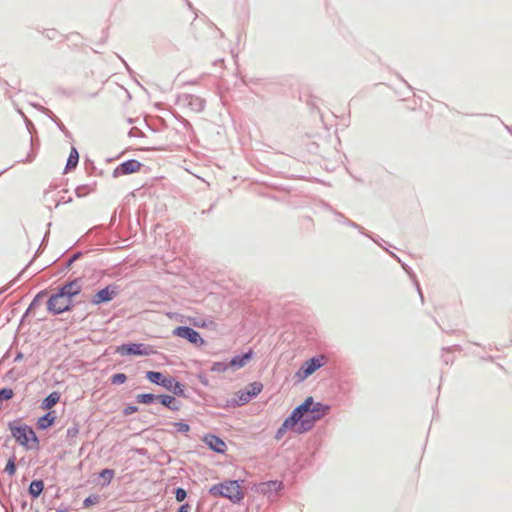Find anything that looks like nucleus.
<instances>
[{
	"instance_id": "1",
	"label": "nucleus",
	"mask_w": 512,
	"mask_h": 512,
	"mask_svg": "<svg viewBox=\"0 0 512 512\" xmlns=\"http://www.w3.org/2000/svg\"><path fill=\"white\" fill-rule=\"evenodd\" d=\"M330 407L320 402H314L313 397L309 396L305 401L296 407L292 414L284 420L277 430L276 438L281 439L288 430H293L297 434L310 431L316 421L322 419L329 413Z\"/></svg>"
},
{
	"instance_id": "2",
	"label": "nucleus",
	"mask_w": 512,
	"mask_h": 512,
	"mask_svg": "<svg viewBox=\"0 0 512 512\" xmlns=\"http://www.w3.org/2000/svg\"><path fill=\"white\" fill-rule=\"evenodd\" d=\"M8 429L16 443L27 451L39 450L40 441L32 426L21 423L20 419L9 421Z\"/></svg>"
},
{
	"instance_id": "3",
	"label": "nucleus",
	"mask_w": 512,
	"mask_h": 512,
	"mask_svg": "<svg viewBox=\"0 0 512 512\" xmlns=\"http://www.w3.org/2000/svg\"><path fill=\"white\" fill-rule=\"evenodd\" d=\"M145 378L152 384L157 385L177 397H187L185 385L176 377L156 370L145 372Z\"/></svg>"
},
{
	"instance_id": "4",
	"label": "nucleus",
	"mask_w": 512,
	"mask_h": 512,
	"mask_svg": "<svg viewBox=\"0 0 512 512\" xmlns=\"http://www.w3.org/2000/svg\"><path fill=\"white\" fill-rule=\"evenodd\" d=\"M74 298L68 295H58V290H54V292L49 296L46 306L47 311L52 315H60L65 312H69L74 307Z\"/></svg>"
},
{
	"instance_id": "5",
	"label": "nucleus",
	"mask_w": 512,
	"mask_h": 512,
	"mask_svg": "<svg viewBox=\"0 0 512 512\" xmlns=\"http://www.w3.org/2000/svg\"><path fill=\"white\" fill-rule=\"evenodd\" d=\"M115 352L121 356H150L156 353L151 345L138 342H127L116 347Z\"/></svg>"
},
{
	"instance_id": "6",
	"label": "nucleus",
	"mask_w": 512,
	"mask_h": 512,
	"mask_svg": "<svg viewBox=\"0 0 512 512\" xmlns=\"http://www.w3.org/2000/svg\"><path fill=\"white\" fill-rule=\"evenodd\" d=\"M327 362V358L324 355L311 358L305 361L299 370L295 373V378L298 382H302L311 376L316 370L323 367Z\"/></svg>"
},
{
	"instance_id": "7",
	"label": "nucleus",
	"mask_w": 512,
	"mask_h": 512,
	"mask_svg": "<svg viewBox=\"0 0 512 512\" xmlns=\"http://www.w3.org/2000/svg\"><path fill=\"white\" fill-rule=\"evenodd\" d=\"M263 390V384L260 382H253L248 385L245 391H238L231 398L230 403L234 406H242L248 403L253 397H256Z\"/></svg>"
},
{
	"instance_id": "8",
	"label": "nucleus",
	"mask_w": 512,
	"mask_h": 512,
	"mask_svg": "<svg viewBox=\"0 0 512 512\" xmlns=\"http://www.w3.org/2000/svg\"><path fill=\"white\" fill-rule=\"evenodd\" d=\"M120 292V286L111 283L104 288L98 289L92 296L90 302L92 305L106 304L112 301Z\"/></svg>"
},
{
	"instance_id": "9",
	"label": "nucleus",
	"mask_w": 512,
	"mask_h": 512,
	"mask_svg": "<svg viewBox=\"0 0 512 512\" xmlns=\"http://www.w3.org/2000/svg\"><path fill=\"white\" fill-rule=\"evenodd\" d=\"M172 334L174 336L183 338L190 342L191 344L201 347L205 344V340L202 338L201 334L195 330L194 328L186 325L177 326Z\"/></svg>"
},
{
	"instance_id": "10",
	"label": "nucleus",
	"mask_w": 512,
	"mask_h": 512,
	"mask_svg": "<svg viewBox=\"0 0 512 512\" xmlns=\"http://www.w3.org/2000/svg\"><path fill=\"white\" fill-rule=\"evenodd\" d=\"M58 295H68L75 298L82 291V278L76 277L72 280H67L56 288Z\"/></svg>"
},
{
	"instance_id": "11",
	"label": "nucleus",
	"mask_w": 512,
	"mask_h": 512,
	"mask_svg": "<svg viewBox=\"0 0 512 512\" xmlns=\"http://www.w3.org/2000/svg\"><path fill=\"white\" fill-rule=\"evenodd\" d=\"M143 163L137 159H128L120 163L113 170V177L117 178L124 175H130L135 172L140 171L141 167H143Z\"/></svg>"
},
{
	"instance_id": "12",
	"label": "nucleus",
	"mask_w": 512,
	"mask_h": 512,
	"mask_svg": "<svg viewBox=\"0 0 512 512\" xmlns=\"http://www.w3.org/2000/svg\"><path fill=\"white\" fill-rule=\"evenodd\" d=\"M283 489V483L281 481L272 480L261 482L257 485L256 491L260 494L267 496L268 498H274L277 493Z\"/></svg>"
},
{
	"instance_id": "13",
	"label": "nucleus",
	"mask_w": 512,
	"mask_h": 512,
	"mask_svg": "<svg viewBox=\"0 0 512 512\" xmlns=\"http://www.w3.org/2000/svg\"><path fill=\"white\" fill-rule=\"evenodd\" d=\"M246 489L238 481H230L226 485V498L234 503L239 502L244 498Z\"/></svg>"
},
{
	"instance_id": "14",
	"label": "nucleus",
	"mask_w": 512,
	"mask_h": 512,
	"mask_svg": "<svg viewBox=\"0 0 512 512\" xmlns=\"http://www.w3.org/2000/svg\"><path fill=\"white\" fill-rule=\"evenodd\" d=\"M179 103L189 107L192 111L200 112L204 109L205 102L202 98L192 94H184L179 97Z\"/></svg>"
},
{
	"instance_id": "15",
	"label": "nucleus",
	"mask_w": 512,
	"mask_h": 512,
	"mask_svg": "<svg viewBox=\"0 0 512 512\" xmlns=\"http://www.w3.org/2000/svg\"><path fill=\"white\" fill-rule=\"evenodd\" d=\"M254 357L253 351L250 349L248 352L243 355H237L233 357L228 364H226V369L229 368L232 371H237L246 365H248Z\"/></svg>"
},
{
	"instance_id": "16",
	"label": "nucleus",
	"mask_w": 512,
	"mask_h": 512,
	"mask_svg": "<svg viewBox=\"0 0 512 512\" xmlns=\"http://www.w3.org/2000/svg\"><path fill=\"white\" fill-rule=\"evenodd\" d=\"M203 442L210 450L224 454V440L221 437L212 433H208L204 435Z\"/></svg>"
},
{
	"instance_id": "17",
	"label": "nucleus",
	"mask_w": 512,
	"mask_h": 512,
	"mask_svg": "<svg viewBox=\"0 0 512 512\" xmlns=\"http://www.w3.org/2000/svg\"><path fill=\"white\" fill-rule=\"evenodd\" d=\"M57 419L56 411L50 410L44 415L40 416L36 421V428L40 431H45L51 428Z\"/></svg>"
},
{
	"instance_id": "18",
	"label": "nucleus",
	"mask_w": 512,
	"mask_h": 512,
	"mask_svg": "<svg viewBox=\"0 0 512 512\" xmlns=\"http://www.w3.org/2000/svg\"><path fill=\"white\" fill-rule=\"evenodd\" d=\"M159 403L171 411H179L182 406V403L173 394L161 393Z\"/></svg>"
},
{
	"instance_id": "19",
	"label": "nucleus",
	"mask_w": 512,
	"mask_h": 512,
	"mask_svg": "<svg viewBox=\"0 0 512 512\" xmlns=\"http://www.w3.org/2000/svg\"><path fill=\"white\" fill-rule=\"evenodd\" d=\"M44 489V481L42 479H34L30 482L27 493L31 496L32 499H37L43 493Z\"/></svg>"
},
{
	"instance_id": "20",
	"label": "nucleus",
	"mask_w": 512,
	"mask_h": 512,
	"mask_svg": "<svg viewBox=\"0 0 512 512\" xmlns=\"http://www.w3.org/2000/svg\"><path fill=\"white\" fill-rule=\"evenodd\" d=\"M61 394L58 391H53L48 394L40 404V408L43 410L50 411L60 401Z\"/></svg>"
},
{
	"instance_id": "21",
	"label": "nucleus",
	"mask_w": 512,
	"mask_h": 512,
	"mask_svg": "<svg viewBox=\"0 0 512 512\" xmlns=\"http://www.w3.org/2000/svg\"><path fill=\"white\" fill-rule=\"evenodd\" d=\"M79 158L80 156L77 148L72 146L64 168V173L74 170L79 163Z\"/></svg>"
},
{
	"instance_id": "22",
	"label": "nucleus",
	"mask_w": 512,
	"mask_h": 512,
	"mask_svg": "<svg viewBox=\"0 0 512 512\" xmlns=\"http://www.w3.org/2000/svg\"><path fill=\"white\" fill-rule=\"evenodd\" d=\"M159 397L160 394L140 393L136 395L135 399L139 404L152 405L156 402L159 403Z\"/></svg>"
},
{
	"instance_id": "23",
	"label": "nucleus",
	"mask_w": 512,
	"mask_h": 512,
	"mask_svg": "<svg viewBox=\"0 0 512 512\" xmlns=\"http://www.w3.org/2000/svg\"><path fill=\"white\" fill-rule=\"evenodd\" d=\"M48 295V291L46 289H43L41 291H39L35 296L34 298L32 299V301L30 302L28 308H27V313H32L34 312L40 305H41V302L42 300Z\"/></svg>"
},
{
	"instance_id": "24",
	"label": "nucleus",
	"mask_w": 512,
	"mask_h": 512,
	"mask_svg": "<svg viewBox=\"0 0 512 512\" xmlns=\"http://www.w3.org/2000/svg\"><path fill=\"white\" fill-rule=\"evenodd\" d=\"M30 143H31L30 152L27 154V157L25 159H21L19 162L29 163L34 160L36 153H37V148L39 147V141L38 140L35 141L33 136H31Z\"/></svg>"
},
{
	"instance_id": "25",
	"label": "nucleus",
	"mask_w": 512,
	"mask_h": 512,
	"mask_svg": "<svg viewBox=\"0 0 512 512\" xmlns=\"http://www.w3.org/2000/svg\"><path fill=\"white\" fill-rule=\"evenodd\" d=\"M95 185L96 184L93 183V184H83V185L77 186L75 189L76 196L81 198V197H84V196L90 194L91 192L94 191Z\"/></svg>"
},
{
	"instance_id": "26",
	"label": "nucleus",
	"mask_w": 512,
	"mask_h": 512,
	"mask_svg": "<svg viewBox=\"0 0 512 512\" xmlns=\"http://www.w3.org/2000/svg\"><path fill=\"white\" fill-rule=\"evenodd\" d=\"M115 475V471L111 468H104L99 472V477L103 479L102 486H107L111 483L113 477Z\"/></svg>"
},
{
	"instance_id": "27",
	"label": "nucleus",
	"mask_w": 512,
	"mask_h": 512,
	"mask_svg": "<svg viewBox=\"0 0 512 512\" xmlns=\"http://www.w3.org/2000/svg\"><path fill=\"white\" fill-rule=\"evenodd\" d=\"M208 493L214 497H224V481L211 486L208 490Z\"/></svg>"
},
{
	"instance_id": "28",
	"label": "nucleus",
	"mask_w": 512,
	"mask_h": 512,
	"mask_svg": "<svg viewBox=\"0 0 512 512\" xmlns=\"http://www.w3.org/2000/svg\"><path fill=\"white\" fill-rule=\"evenodd\" d=\"M17 466H16V456L13 454L8 459L6 466L4 468V472L7 473L9 476H13L16 473Z\"/></svg>"
},
{
	"instance_id": "29",
	"label": "nucleus",
	"mask_w": 512,
	"mask_h": 512,
	"mask_svg": "<svg viewBox=\"0 0 512 512\" xmlns=\"http://www.w3.org/2000/svg\"><path fill=\"white\" fill-rule=\"evenodd\" d=\"M79 423L74 421L73 425L69 427L66 431V439L71 444L72 440L76 438L77 434L79 433Z\"/></svg>"
},
{
	"instance_id": "30",
	"label": "nucleus",
	"mask_w": 512,
	"mask_h": 512,
	"mask_svg": "<svg viewBox=\"0 0 512 512\" xmlns=\"http://www.w3.org/2000/svg\"><path fill=\"white\" fill-rule=\"evenodd\" d=\"M44 115L47 116L58 127V129L61 132H63L66 129V126L52 111L47 112L44 110Z\"/></svg>"
},
{
	"instance_id": "31",
	"label": "nucleus",
	"mask_w": 512,
	"mask_h": 512,
	"mask_svg": "<svg viewBox=\"0 0 512 512\" xmlns=\"http://www.w3.org/2000/svg\"><path fill=\"white\" fill-rule=\"evenodd\" d=\"M127 381V375L119 372L115 373L110 377V383L113 385H122Z\"/></svg>"
},
{
	"instance_id": "32",
	"label": "nucleus",
	"mask_w": 512,
	"mask_h": 512,
	"mask_svg": "<svg viewBox=\"0 0 512 512\" xmlns=\"http://www.w3.org/2000/svg\"><path fill=\"white\" fill-rule=\"evenodd\" d=\"M100 501V496L98 494H90L83 500V507L88 508Z\"/></svg>"
},
{
	"instance_id": "33",
	"label": "nucleus",
	"mask_w": 512,
	"mask_h": 512,
	"mask_svg": "<svg viewBox=\"0 0 512 512\" xmlns=\"http://www.w3.org/2000/svg\"><path fill=\"white\" fill-rule=\"evenodd\" d=\"M14 397V391L9 387L0 389V402L9 401Z\"/></svg>"
},
{
	"instance_id": "34",
	"label": "nucleus",
	"mask_w": 512,
	"mask_h": 512,
	"mask_svg": "<svg viewBox=\"0 0 512 512\" xmlns=\"http://www.w3.org/2000/svg\"><path fill=\"white\" fill-rule=\"evenodd\" d=\"M172 425L176 428L177 432L187 433L190 431V425L184 420H180L178 422H173Z\"/></svg>"
},
{
	"instance_id": "35",
	"label": "nucleus",
	"mask_w": 512,
	"mask_h": 512,
	"mask_svg": "<svg viewBox=\"0 0 512 512\" xmlns=\"http://www.w3.org/2000/svg\"><path fill=\"white\" fill-rule=\"evenodd\" d=\"M173 493L177 502H183L187 498V491L182 487L175 488Z\"/></svg>"
},
{
	"instance_id": "36",
	"label": "nucleus",
	"mask_w": 512,
	"mask_h": 512,
	"mask_svg": "<svg viewBox=\"0 0 512 512\" xmlns=\"http://www.w3.org/2000/svg\"><path fill=\"white\" fill-rule=\"evenodd\" d=\"M138 409H139V408H138V406H136V405H134V404L129 403V404H127V405L123 408V410H122V414H123L124 416H129V415H132V414L136 413V412L138 411Z\"/></svg>"
},
{
	"instance_id": "37",
	"label": "nucleus",
	"mask_w": 512,
	"mask_h": 512,
	"mask_svg": "<svg viewBox=\"0 0 512 512\" xmlns=\"http://www.w3.org/2000/svg\"><path fill=\"white\" fill-rule=\"evenodd\" d=\"M31 264H32V260L26 265L25 268L22 269V271L18 274V276L10 282L8 287H5L0 290V294L6 292L8 290V288L11 287L18 280V278L27 271V269L29 268V266Z\"/></svg>"
},
{
	"instance_id": "38",
	"label": "nucleus",
	"mask_w": 512,
	"mask_h": 512,
	"mask_svg": "<svg viewBox=\"0 0 512 512\" xmlns=\"http://www.w3.org/2000/svg\"><path fill=\"white\" fill-rule=\"evenodd\" d=\"M56 92L60 95L66 96V97H72L76 94V90L74 89H65L62 87H58L56 89Z\"/></svg>"
},
{
	"instance_id": "39",
	"label": "nucleus",
	"mask_w": 512,
	"mask_h": 512,
	"mask_svg": "<svg viewBox=\"0 0 512 512\" xmlns=\"http://www.w3.org/2000/svg\"><path fill=\"white\" fill-rule=\"evenodd\" d=\"M210 371L219 373L224 372V361L214 362L210 367Z\"/></svg>"
},
{
	"instance_id": "40",
	"label": "nucleus",
	"mask_w": 512,
	"mask_h": 512,
	"mask_svg": "<svg viewBox=\"0 0 512 512\" xmlns=\"http://www.w3.org/2000/svg\"><path fill=\"white\" fill-rule=\"evenodd\" d=\"M197 377H198V379H199L200 383H201L203 386H205V387H208V386H209V379H208V377H207V375H206L205 373L201 372V373H199V374L197 375Z\"/></svg>"
},
{
	"instance_id": "41",
	"label": "nucleus",
	"mask_w": 512,
	"mask_h": 512,
	"mask_svg": "<svg viewBox=\"0 0 512 512\" xmlns=\"http://www.w3.org/2000/svg\"><path fill=\"white\" fill-rule=\"evenodd\" d=\"M191 506L188 503L181 504L176 512H190Z\"/></svg>"
},
{
	"instance_id": "42",
	"label": "nucleus",
	"mask_w": 512,
	"mask_h": 512,
	"mask_svg": "<svg viewBox=\"0 0 512 512\" xmlns=\"http://www.w3.org/2000/svg\"><path fill=\"white\" fill-rule=\"evenodd\" d=\"M4 380L8 379V380H12V381H15L16 380V377H15V374H14V369H10L6 374L5 376L3 377Z\"/></svg>"
},
{
	"instance_id": "43",
	"label": "nucleus",
	"mask_w": 512,
	"mask_h": 512,
	"mask_svg": "<svg viewBox=\"0 0 512 512\" xmlns=\"http://www.w3.org/2000/svg\"><path fill=\"white\" fill-rule=\"evenodd\" d=\"M57 34H58V32L55 29H50V30H47L46 37L50 40H53L56 38Z\"/></svg>"
},
{
	"instance_id": "44",
	"label": "nucleus",
	"mask_w": 512,
	"mask_h": 512,
	"mask_svg": "<svg viewBox=\"0 0 512 512\" xmlns=\"http://www.w3.org/2000/svg\"><path fill=\"white\" fill-rule=\"evenodd\" d=\"M83 256V252L81 251H77L75 252L73 255H71L69 258L71 260V262H75L77 261L78 259H80L81 257Z\"/></svg>"
},
{
	"instance_id": "45",
	"label": "nucleus",
	"mask_w": 512,
	"mask_h": 512,
	"mask_svg": "<svg viewBox=\"0 0 512 512\" xmlns=\"http://www.w3.org/2000/svg\"><path fill=\"white\" fill-rule=\"evenodd\" d=\"M31 105L34 108H36L39 112H41L42 114H44V110L47 111V112L51 111L50 109H48V108H46V107H44V106H42L40 104H37V103H31Z\"/></svg>"
},
{
	"instance_id": "46",
	"label": "nucleus",
	"mask_w": 512,
	"mask_h": 512,
	"mask_svg": "<svg viewBox=\"0 0 512 512\" xmlns=\"http://www.w3.org/2000/svg\"><path fill=\"white\" fill-rule=\"evenodd\" d=\"M16 502H19V505H20V508L21 510H25L27 508V501L25 499H20L18 500L17 498L15 499Z\"/></svg>"
},
{
	"instance_id": "47",
	"label": "nucleus",
	"mask_w": 512,
	"mask_h": 512,
	"mask_svg": "<svg viewBox=\"0 0 512 512\" xmlns=\"http://www.w3.org/2000/svg\"><path fill=\"white\" fill-rule=\"evenodd\" d=\"M25 123H26L29 133H32L31 129H34V125H33L32 121L25 117Z\"/></svg>"
},
{
	"instance_id": "48",
	"label": "nucleus",
	"mask_w": 512,
	"mask_h": 512,
	"mask_svg": "<svg viewBox=\"0 0 512 512\" xmlns=\"http://www.w3.org/2000/svg\"><path fill=\"white\" fill-rule=\"evenodd\" d=\"M71 201H72V198H69L68 200L65 201L64 197L62 196L61 198L56 200L55 207H58L62 203H68V202H71Z\"/></svg>"
},
{
	"instance_id": "49",
	"label": "nucleus",
	"mask_w": 512,
	"mask_h": 512,
	"mask_svg": "<svg viewBox=\"0 0 512 512\" xmlns=\"http://www.w3.org/2000/svg\"><path fill=\"white\" fill-rule=\"evenodd\" d=\"M24 358V354L21 351H18L15 354L14 362H20Z\"/></svg>"
},
{
	"instance_id": "50",
	"label": "nucleus",
	"mask_w": 512,
	"mask_h": 512,
	"mask_svg": "<svg viewBox=\"0 0 512 512\" xmlns=\"http://www.w3.org/2000/svg\"><path fill=\"white\" fill-rule=\"evenodd\" d=\"M64 136L69 139V140H73V136H72V133L66 128L63 132Z\"/></svg>"
},
{
	"instance_id": "51",
	"label": "nucleus",
	"mask_w": 512,
	"mask_h": 512,
	"mask_svg": "<svg viewBox=\"0 0 512 512\" xmlns=\"http://www.w3.org/2000/svg\"><path fill=\"white\" fill-rule=\"evenodd\" d=\"M30 313H27V310L24 312V314L22 315L21 319H20V324H23L25 319L27 318V316L29 315Z\"/></svg>"
},
{
	"instance_id": "52",
	"label": "nucleus",
	"mask_w": 512,
	"mask_h": 512,
	"mask_svg": "<svg viewBox=\"0 0 512 512\" xmlns=\"http://www.w3.org/2000/svg\"><path fill=\"white\" fill-rule=\"evenodd\" d=\"M72 265L73 262H71L70 258H68L65 263V269H69Z\"/></svg>"
},
{
	"instance_id": "53",
	"label": "nucleus",
	"mask_w": 512,
	"mask_h": 512,
	"mask_svg": "<svg viewBox=\"0 0 512 512\" xmlns=\"http://www.w3.org/2000/svg\"><path fill=\"white\" fill-rule=\"evenodd\" d=\"M134 130H135V128H131V129H130V131H129V133H128V135H129L130 137L138 136L137 134H135Z\"/></svg>"
},
{
	"instance_id": "54",
	"label": "nucleus",
	"mask_w": 512,
	"mask_h": 512,
	"mask_svg": "<svg viewBox=\"0 0 512 512\" xmlns=\"http://www.w3.org/2000/svg\"><path fill=\"white\" fill-rule=\"evenodd\" d=\"M219 97H220L221 103L224 105V94L222 93V91L220 89H219Z\"/></svg>"
},
{
	"instance_id": "55",
	"label": "nucleus",
	"mask_w": 512,
	"mask_h": 512,
	"mask_svg": "<svg viewBox=\"0 0 512 512\" xmlns=\"http://www.w3.org/2000/svg\"><path fill=\"white\" fill-rule=\"evenodd\" d=\"M116 215H117V212L114 211V213L111 216V222H114L116 220Z\"/></svg>"
},
{
	"instance_id": "56",
	"label": "nucleus",
	"mask_w": 512,
	"mask_h": 512,
	"mask_svg": "<svg viewBox=\"0 0 512 512\" xmlns=\"http://www.w3.org/2000/svg\"><path fill=\"white\" fill-rule=\"evenodd\" d=\"M118 57H119V58L121 59V61L124 63V65H125L126 69H127L128 71H130V67H129V66H128V64L124 61V59H122L120 56H118Z\"/></svg>"
},
{
	"instance_id": "57",
	"label": "nucleus",
	"mask_w": 512,
	"mask_h": 512,
	"mask_svg": "<svg viewBox=\"0 0 512 512\" xmlns=\"http://www.w3.org/2000/svg\"><path fill=\"white\" fill-rule=\"evenodd\" d=\"M56 512H70L68 508L57 509Z\"/></svg>"
},
{
	"instance_id": "58",
	"label": "nucleus",
	"mask_w": 512,
	"mask_h": 512,
	"mask_svg": "<svg viewBox=\"0 0 512 512\" xmlns=\"http://www.w3.org/2000/svg\"><path fill=\"white\" fill-rule=\"evenodd\" d=\"M213 209V205L210 206V208L208 210H203L202 213H206V212H210L211 210Z\"/></svg>"
},
{
	"instance_id": "59",
	"label": "nucleus",
	"mask_w": 512,
	"mask_h": 512,
	"mask_svg": "<svg viewBox=\"0 0 512 512\" xmlns=\"http://www.w3.org/2000/svg\"><path fill=\"white\" fill-rule=\"evenodd\" d=\"M42 269H43L42 267L37 268V269L35 270V272L33 273V275H34V274H36V273H38V272H40Z\"/></svg>"
},
{
	"instance_id": "60",
	"label": "nucleus",
	"mask_w": 512,
	"mask_h": 512,
	"mask_svg": "<svg viewBox=\"0 0 512 512\" xmlns=\"http://www.w3.org/2000/svg\"><path fill=\"white\" fill-rule=\"evenodd\" d=\"M96 96H97V93H93V94H89V95H88V97H90V98H94V97H96Z\"/></svg>"
},
{
	"instance_id": "61",
	"label": "nucleus",
	"mask_w": 512,
	"mask_h": 512,
	"mask_svg": "<svg viewBox=\"0 0 512 512\" xmlns=\"http://www.w3.org/2000/svg\"><path fill=\"white\" fill-rule=\"evenodd\" d=\"M10 439H11V438H10V436H6V438H5V443H4V444H6L7 442H9V441H10Z\"/></svg>"
},
{
	"instance_id": "62",
	"label": "nucleus",
	"mask_w": 512,
	"mask_h": 512,
	"mask_svg": "<svg viewBox=\"0 0 512 512\" xmlns=\"http://www.w3.org/2000/svg\"><path fill=\"white\" fill-rule=\"evenodd\" d=\"M48 238V233H46L43 237L42 243Z\"/></svg>"
},
{
	"instance_id": "63",
	"label": "nucleus",
	"mask_w": 512,
	"mask_h": 512,
	"mask_svg": "<svg viewBox=\"0 0 512 512\" xmlns=\"http://www.w3.org/2000/svg\"><path fill=\"white\" fill-rule=\"evenodd\" d=\"M106 39H107V36H104V37L101 39V43L106 42Z\"/></svg>"
},
{
	"instance_id": "64",
	"label": "nucleus",
	"mask_w": 512,
	"mask_h": 512,
	"mask_svg": "<svg viewBox=\"0 0 512 512\" xmlns=\"http://www.w3.org/2000/svg\"><path fill=\"white\" fill-rule=\"evenodd\" d=\"M185 1H186V3H187L188 7H189V8H192V4H191L188 0H185Z\"/></svg>"
}]
</instances>
